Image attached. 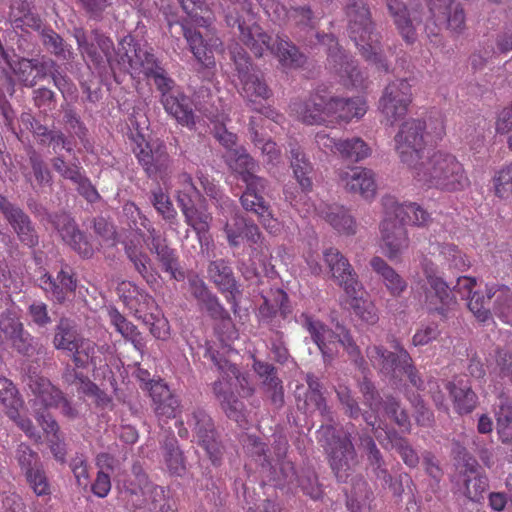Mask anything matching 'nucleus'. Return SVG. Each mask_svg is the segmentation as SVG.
Here are the masks:
<instances>
[{
  "label": "nucleus",
  "instance_id": "58",
  "mask_svg": "<svg viewBox=\"0 0 512 512\" xmlns=\"http://www.w3.org/2000/svg\"><path fill=\"white\" fill-rule=\"evenodd\" d=\"M223 214H230L232 218L230 221H227L224 225V232L227 238V241L231 247H238L243 240L244 229L246 226V218L243 217L238 211H236V206L234 205L233 212H225L221 210Z\"/></svg>",
  "mask_w": 512,
  "mask_h": 512
},
{
  "label": "nucleus",
  "instance_id": "57",
  "mask_svg": "<svg viewBox=\"0 0 512 512\" xmlns=\"http://www.w3.org/2000/svg\"><path fill=\"white\" fill-rule=\"evenodd\" d=\"M387 438L392 447L398 452L402 461L410 468H415L419 464V456L416 450L411 446L408 439L400 436L395 430L386 432Z\"/></svg>",
  "mask_w": 512,
  "mask_h": 512
},
{
  "label": "nucleus",
  "instance_id": "30",
  "mask_svg": "<svg viewBox=\"0 0 512 512\" xmlns=\"http://www.w3.org/2000/svg\"><path fill=\"white\" fill-rule=\"evenodd\" d=\"M151 236V252L156 255V260L160 264L162 270L169 274L171 279L183 281L185 272L180 265L179 256L174 248H171L165 239H161L155 233Z\"/></svg>",
  "mask_w": 512,
  "mask_h": 512
},
{
  "label": "nucleus",
  "instance_id": "64",
  "mask_svg": "<svg viewBox=\"0 0 512 512\" xmlns=\"http://www.w3.org/2000/svg\"><path fill=\"white\" fill-rule=\"evenodd\" d=\"M491 299H487V291L485 293L475 291L468 298V308L479 322L485 323L491 319V311L489 303Z\"/></svg>",
  "mask_w": 512,
  "mask_h": 512
},
{
  "label": "nucleus",
  "instance_id": "4",
  "mask_svg": "<svg viewBox=\"0 0 512 512\" xmlns=\"http://www.w3.org/2000/svg\"><path fill=\"white\" fill-rule=\"evenodd\" d=\"M410 174L419 186L442 192H461L470 186L464 165L452 153L440 150L422 160Z\"/></svg>",
  "mask_w": 512,
  "mask_h": 512
},
{
  "label": "nucleus",
  "instance_id": "47",
  "mask_svg": "<svg viewBox=\"0 0 512 512\" xmlns=\"http://www.w3.org/2000/svg\"><path fill=\"white\" fill-rule=\"evenodd\" d=\"M364 288L356 291L354 294H346L348 304L355 314L363 323L374 326L379 321V311L375 303L368 298H364Z\"/></svg>",
  "mask_w": 512,
  "mask_h": 512
},
{
  "label": "nucleus",
  "instance_id": "51",
  "mask_svg": "<svg viewBox=\"0 0 512 512\" xmlns=\"http://www.w3.org/2000/svg\"><path fill=\"white\" fill-rule=\"evenodd\" d=\"M263 121L262 117H251L249 120V132L251 136V141L253 144L258 147L262 154L267 157V162L271 164L279 163L281 159V151L278 148L277 144L268 139L265 140L258 131V127L260 122Z\"/></svg>",
  "mask_w": 512,
  "mask_h": 512
},
{
  "label": "nucleus",
  "instance_id": "36",
  "mask_svg": "<svg viewBox=\"0 0 512 512\" xmlns=\"http://www.w3.org/2000/svg\"><path fill=\"white\" fill-rule=\"evenodd\" d=\"M108 349L107 345L98 346L94 341L81 337L70 354L76 368L84 369L91 365L95 369L105 362L102 355Z\"/></svg>",
  "mask_w": 512,
  "mask_h": 512
},
{
  "label": "nucleus",
  "instance_id": "37",
  "mask_svg": "<svg viewBox=\"0 0 512 512\" xmlns=\"http://www.w3.org/2000/svg\"><path fill=\"white\" fill-rule=\"evenodd\" d=\"M253 370L262 379V386L269 394L271 402L278 408L282 407L284 390L282 381L276 375V368L268 362L254 359Z\"/></svg>",
  "mask_w": 512,
  "mask_h": 512
},
{
  "label": "nucleus",
  "instance_id": "11",
  "mask_svg": "<svg viewBox=\"0 0 512 512\" xmlns=\"http://www.w3.org/2000/svg\"><path fill=\"white\" fill-rule=\"evenodd\" d=\"M433 26L425 25V32L430 43L439 47L443 45V37L440 34L439 26L446 24L447 29L453 33L460 34L465 29V13L462 6L454 0H439L433 3L429 9Z\"/></svg>",
  "mask_w": 512,
  "mask_h": 512
},
{
  "label": "nucleus",
  "instance_id": "9",
  "mask_svg": "<svg viewBox=\"0 0 512 512\" xmlns=\"http://www.w3.org/2000/svg\"><path fill=\"white\" fill-rule=\"evenodd\" d=\"M424 279L417 286L424 296V304L429 312L437 313L446 319L449 312L457 304L447 282L439 274L438 267L431 260L424 259L421 263Z\"/></svg>",
  "mask_w": 512,
  "mask_h": 512
},
{
  "label": "nucleus",
  "instance_id": "41",
  "mask_svg": "<svg viewBox=\"0 0 512 512\" xmlns=\"http://www.w3.org/2000/svg\"><path fill=\"white\" fill-rule=\"evenodd\" d=\"M208 277L222 292H228L230 297H227L228 302L234 300L235 293L238 292L236 281L231 267L223 259L211 261L208 265Z\"/></svg>",
  "mask_w": 512,
  "mask_h": 512
},
{
  "label": "nucleus",
  "instance_id": "31",
  "mask_svg": "<svg viewBox=\"0 0 512 512\" xmlns=\"http://www.w3.org/2000/svg\"><path fill=\"white\" fill-rule=\"evenodd\" d=\"M36 421L42 428L54 459L60 464L66 462L67 445L60 426L51 414L36 412Z\"/></svg>",
  "mask_w": 512,
  "mask_h": 512
},
{
  "label": "nucleus",
  "instance_id": "28",
  "mask_svg": "<svg viewBox=\"0 0 512 512\" xmlns=\"http://www.w3.org/2000/svg\"><path fill=\"white\" fill-rule=\"evenodd\" d=\"M165 112L173 117L178 124L192 130L195 129L197 116L192 99L181 89L171 95H166L161 101Z\"/></svg>",
  "mask_w": 512,
  "mask_h": 512
},
{
  "label": "nucleus",
  "instance_id": "27",
  "mask_svg": "<svg viewBox=\"0 0 512 512\" xmlns=\"http://www.w3.org/2000/svg\"><path fill=\"white\" fill-rule=\"evenodd\" d=\"M28 385L34 395L32 408L35 417L36 412L50 414L47 412L48 409L59 407V401L62 399L63 392L54 386L50 380L44 377L35 376L30 378Z\"/></svg>",
  "mask_w": 512,
  "mask_h": 512
},
{
  "label": "nucleus",
  "instance_id": "3",
  "mask_svg": "<svg viewBox=\"0 0 512 512\" xmlns=\"http://www.w3.org/2000/svg\"><path fill=\"white\" fill-rule=\"evenodd\" d=\"M290 109L298 119L307 125H320L350 122L363 117L367 112V103L363 97H331L329 99L315 93L305 102H293Z\"/></svg>",
  "mask_w": 512,
  "mask_h": 512
},
{
  "label": "nucleus",
  "instance_id": "39",
  "mask_svg": "<svg viewBox=\"0 0 512 512\" xmlns=\"http://www.w3.org/2000/svg\"><path fill=\"white\" fill-rule=\"evenodd\" d=\"M314 210L339 233L347 235L356 233L355 220L343 206L325 205L323 208L320 206Z\"/></svg>",
  "mask_w": 512,
  "mask_h": 512
},
{
  "label": "nucleus",
  "instance_id": "46",
  "mask_svg": "<svg viewBox=\"0 0 512 512\" xmlns=\"http://www.w3.org/2000/svg\"><path fill=\"white\" fill-rule=\"evenodd\" d=\"M496 428L502 443L512 444V402L504 393L495 405Z\"/></svg>",
  "mask_w": 512,
  "mask_h": 512
},
{
  "label": "nucleus",
  "instance_id": "20",
  "mask_svg": "<svg viewBox=\"0 0 512 512\" xmlns=\"http://www.w3.org/2000/svg\"><path fill=\"white\" fill-rule=\"evenodd\" d=\"M38 286L51 301L63 304L74 295L77 288V279L72 269L65 265L56 277L48 272L43 273L38 278Z\"/></svg>",
  "mask_w": 512,
  "mask_h": 512
},
{
  "label": "nucleus",
  "instance_id": "5",
  "mask_svg": "<svg viewBox=\"0 0 512 512\" xmlns=\"http://www.w3.org/2000/svg\"><path fill=\"white\" fill-rule=\"evenodd\" d=\"M120 53L118 62L126 67L127 73L133 78L143 75L153 80L160 93V102L166 95H171L180 89L154 55L152 48L142 45L132 35H126L121 43Z\"/></svg>",
  "mask_w": 512,
  "mask_h": 512
},
{
  "label": "nucleus",
  "instance_id": "32",
  "mask_svg": "<svg viewBox=\"0 0 512 512\" xmlns=\"http://www.w3.org/2000/svg\"><path fill=\"white\" fill-rule=\"evenodd\" d=\"M240 82L242 85L241 95L252 105V109L267 118L273 117L275 114L273 110L269 107L259 106L261 100H267L271 96V90L262 78L254 73L241 79Z\"/></svg>",
  "mask_w": 512,
  "mask_h": 512
},
{
  "label": "nucleus",
  "instance_id": "53",
  "mask_svg": "<svg viewBox=\"0 0 512 512\" xmlns=\"http://www.w3.org/2000/svg\"><path fill=\"white\" fill-rule=\"evenodd\" d=\"M361 444L367 452L368 462L376 477L382 479L385 484L390 485L392 483V476L386 469L385 461L373 438L370 436L363 437L361 438Z\"/></svg>",
  "mask_w": 512,
  "mask_h": 512
},
{
  "label": "nucleus",
  "instance_id": "25",
  "mask_svg": "<svg viewBox=\"0 0 512 512\" xmlns=\"http://www.w3.org/2000/svg\"><path fill=\"white\" fill-rule=\"evenodd\" d=\"M152 408L159 422L167 423L181 413L179 398L162 381H153L149 388Z\"/></svg>",
  "mask_w": 512,
  "mask_h": 512
},
{
  "label": "nucleus",
  "instance_id": "8",
  "mask_svg": "<svg viewBox=\"0 0 512 512\" xmlns=\"http://www.w3.org/2000/svg\"><path fill=\"white\" fill-rule=\"evenodd\" d=\"M318 434L336 479L338 482H347L358 463L351 435L349 433L338 434L332 425H322Z\"/></svg>",
  "mask_w": 512,
  "mask_h": 512
},
{
  "label": "nucleus",
  "instance_id": "52",
  "mask_svg": "<svg viewBox=\"0 0 512 512\" xmlns=\"http://www.w3.org/2000/svg\"><path fill=\"white\" fill-rule=\"evenodd\" d=\"M110 323L126 340L130 341L137 350L144 346L141 333L137 327L128 321L117 309L111 308L108 312Z\"/></svg>",
  "mask_w": 512,
  "mask_h": 512
},
{
  "label": "nucleus",
  "instance_id": "10",
  "mask_svg": "<svg viewBox=\"0 0 512 512\" xmlns=\"http://www.w3.org/2000/svg\"><path fill=\"white\" fill-rule=\"evenodd\" d=\"M426 122L418 118L405 120L394 136L395 151L400 162L411 172L423 159L427 146Z\"/></svg>",
  "mask_w": 512,
  "mask_h": 512
},
{
  "label": "nucleus",
  "instance_id": "50",
  "mask_svg": "<svg viewBox=\"0 0 512 512\" xmlns=\"http://www.w3.org/2000/svg\"><path fill=\"white\" fill-rule=\"evenodd\" d=\"M179 207L185 217V222L191 226L199 236L209 231L212 221L210 213L206 210L197 209L195 202L187 201L186 198L181 200V206Z\"/></svg>",
  "mask_w": 512,
  "mask_h": 512
},
{
  "label": "nucleus",
  "instance_id": "15",
  "mask_svg": "<svg viewBox=\"0 0 512 512\" xmlns=\"http://www.w3.org/2000/svg\"><path fill=\"white\" fill-rule=\"evenodd\" d=\"M192 428L197 444L202 447L213 465H219L223 456V446L218 440L212 418L200 408L193 410L187 420Z\"/></svg>",
  "mask_w": 512,
  "mask_h": 512
},
{
  "label": "nucleus",
  "instance_id": "38",
  "mask_svg": "<svg viewBox=\"0 0 512 512\" xmlns=\"http://www.w3.org/2000/svg\"><path fill=\"white\" fill-rule=\"evenodd\" d=\"M396 29L404 42L412 45L417 41L415 19H412L407 6L400 0H385Z\"/></svg>",
  "mask_w": 512,
  "mask_h": 512
},
{
  "label": "nucleus",
  "instance_id": "17",
  "mask_svg": "<svg viewBox=\"0 0 512 512\" xmlns=\"http://www.w3.org/2000/svg\"><path fill=\"white\" fill-rule=\"evenodd\" d=\"M478 468L477 460L467 455L463 465L459 467L454 476V482L459 486L463 495L473 502H480L489 487L487 476L480 473Z\"/></svg>",
  "mask_w": 512,
  "mask_h": 512
},
{
  "label": "nucleus",
  "instance_id": "43",
  "mask_svg": "<svg viewBox=\"0 0 512 512\" xmlns=\"http://www.w3.org/2000/svg\"><path fill=\"white\" fill-rule=\"evenodd\" d=\"M370 265L382 278L383 283L391 296L399 297L407 289L406 280L381 257H373L370 261Z\"/></svg>",
  "mask_w": 512,
  "mask_h": 512
},
{
  "label": "nucleus",
  "instance_id": "59",
  "mask_svg": "<svg viewBox=\"0 0 512 512\" xmlns=\"http://www.w3.org/2000/svg\"><path fill=\"white\" fill-rule=\"evenodd\" d=\"M382 406L385 414L392 419L403 432H410L411 423L409 415L406 410L401 407L399 400L393 396H387L383 400Z\"/></svg>",
  "mask_w": 512,
  "mask_h": 512
},
{
  "label": "nucleus",
  "instance_id": "45",
  "mask_svg": "<svg viewBox=\"0 0 512 512\" xmlns=\"http://www.w3.org/2000/svg\"><path fill=\"white\" fill-rule=\"evenodd\" d=\"M180 28L197 61L205 68L215 67L213 51L204 43L202 35L196 29L184 24H180Z\"/></svg>",
  "mask_w": 512,
  "mask_h": 512
},
{
  "label": "nucleus",
  "instance_id": "49",
  "mask_svg": "<svg viewBox=\"0 0 512 512\" xmlns=\"http://www.w3.org/2000/svg\"><path fill=\"white\" fill-rule=\"evenodd\" d=\"M211 359L219 372L226 376H231V379H234L236 388H240L239 394L242 397H249L253 395L254 387L250 383L248 375L242 374L235 364L223 357H218V355L212 354Z\"/></svg>",
  "mask_w": 512,
  "mask_h": 512
},
{
  "label": "nucleus",
  "instance_id": "26",
  "mask_svg": "<svg viewBox=\"0 0 512 512\" xmlns=\"http://www.w3.org/2000/svg\"><path fill=\"white\" fill-rule=\"evenodd\" d=\"M382 205L388 215H393L403 225L425 227L432 220L430 213L415 202L399 203L394 197L387 196Z\"/></svg>",
  "mask_w": 512,
  "mask_h": 512
},
{
  "label": "nucleus",
  "instance_id": "12",
  "mask_svg": "<svg viewBox=\"0 0 512 512\" xmlns=\"http://www.w3.org/2000/svg\"><path fill=\"white\" fill-rule=\"evenodd\" d=\"M412 101V85L407 79H395L385 86L378 109L385 121L393 126L407 115Z\"/></svg>",
  "mask_w": 512,
  "mask_h": 512
},
{
  "label": "nucleus",
  "instance_id": "62",
  "mask_svg": "<svg viewBox=\"0 0 512 512\" xmlns=\"http://www.w3.org/2000/svg\"><path fill=\"white\" fill-rule=\"evenodd\" d=\"M296 481L303 493L311 499L319 500L323 496V487L314 470L303 469Z\"/></svg>",
  "mask_w": 512,
  "mask_h": 512
},
{
  "label": "nucleus",
  "instance_id": "29",
  "mask_svg": "<svg viewBox=\"0 0 512 512\" xmlns=\"http://www.w3.org/2000/svg\"><path fill=\"white\" fill-rule=\"evenodd\" d=\"M220 373V378L212 384L213 394L219 401L222 409L230 419L239 421L244 408L243 403L238 399L234 390L236 388L234 379Z\"/></svg>",
  "mask_w": 512,
  "mask_h": 512
},
{
  "label": "nucleus",
  "instance_id": "60",
  "mask_svg": "<svg viewBox=\"0 0 512 512\" xmlns=\"http://www.w3.org/2000/svg\"><path fill=\"white\" fill-rule=\"evenodd\" d=\"M126 36H124L118 43V48L115 49L114 47V43L113 41L103 35V34H100V33H95V41L97 43V46L99 47V49L102 51V53L104 54L110 68L112 70L114 69H119L120 71H123V72H126L127 73V69L126 67L122 66L119 62H118V59H120L121 57V53H120V47H121V43L123 42V40L125 39Z\"/></svg>",
  "mask_w": 512,
  "mask_h": 512
},
{
  "label": "nucleus",
  "instance_id": "54",
  "mask_svg": "<svg viewBox=\"0 0 512 512\" xmlns=\"http://www.w3.org/2000/svg\"><path fill=\"white\" fill-rule=\"evenodd\" d=\"M338 145V154L342 158L353 162H359L371 154L368 144L359 137L340 140Z\"/></svg>",
  "mask_w": 512,
  "mask_h": 512
},
{
  "label": "nucleus",
  "instance_id": "22",
  "mask_svg": "<svg viewBox=\"0 0 512 512\" xmlns=\"http://www.w3.org/2000/svg\"><path fill=\"white\" fill-rule=\"evenodd\" d=\"M324 261L332 273L333 279L343 288L345 294H354L362 290V284L349 260L336 248L323 252Z\"/></svg>",
  "mask_w": 512,
  "mask_h": 512
},
{
  "label": "nucleus",
  "instance_id": "18",
  "mask_svg": "<svg viewBox=\"0 0 512 512\" xmlns=\"http://www.w3.org/2000/svg\"><path fill=\"white\" fill-rule=\"evenodd\" d=\"M164 494V488L150 482L145 474H137L134 480L127 481L122 491L125 505L131 510L145 508L149 503L156 508L155 502Z\"/></svg>",
  "mask_w": 512,
  "mask_h": 512
},
{
  "label": "nucleus",
  "instance_id": "44",
  "mask_svg": "<svg viewBox=\"0 0 512 512\" xmlns=\"http://www.w3.org/2000/svg\"><path fill=\"white\" fill-rule=\"evenodd\" d=\"M163 460L168 472L174 476H182L186 473V458L175 436L164 439L161 444Z\"/></svg>",
  "mask_w": 512,
  "mask_h": 512
},
{
  "label": "nucleus",
  "instance_id": "7",
  "mask_svg": "<svg viewBox=\"0 0 512 512\" xmlns=\"http://www.w3.org/2000/svg\"><path fill=\"white\" fill-rule=\"evenodd\" d=\"M123 212L129 220V227L134 231L133 236L124 241L125 254L133 264L135 270L146 280L147 283H150L155 280V274L151 266V259L144 251V233L142 232V228L146 229L150 235L155 233L156 230L151 225L149 219L142 214L140 209L134 203H126L123 206Z\"/></svg>",
  "mask_w": 512,
  "mask_h": 512
},
{
  "label": "nucleus",
  "instance_id": "63",
  "mask_svg": "<svg viewBox=\"0 0 512 512\" xmlns=\"http://www.w3.org/2000/svg\"><path fill=\"white\" fill-rule=\"evenodd\" d=\"M41 37L43 45L55 56L65 60L70 58L72 54L70 48L53 29L43 30Z\"/></svg>",
  "mask_w": 512,
  "mask_h": 512
},
{
  "label": "nucleus",
  "instance_id": "56",
  "mask_svg": "<svg viewBox=\"0 0 512 512\" xmlns=\"http://www.w3.org/2000/svg\"><path fill=\"white\" fill-rule=\"evenodd\" d=\"M198 183L203 189L204 193L210 197L216 204V206L225 212H233L234 201L228 196L224 195L219 187L214 183L209 176L202 173L197 175Z\"/></svg>",
  "mask_w": 512,
  "mask_h": 512
},
{
  "label": "nucleus",
  "instance_id": "1",
  "mask_svg": "<svg viewBox=\"0 0 512 512\" xmlns=\"http://www.w3.org/2000/svg\"><path fill=\"white\" fill-rule=\"evenodd\" d=\"M240 11L229 12L226 15L228 26H237L240 40L251 50L256 57H261L265 51H271L284 68L296 69L306 63V56L288 39L277 37L272 44V38L257 23L253 5L249 0L236 2Z\"/></svg>",
  "mask_w": 512,
  "mask_h": 512
},
{
  "label": "nucleus",
  "instance_id": "34",
  "mask_svg": "<svg viewBox=\"0 0 512 512\" xmlns=\"http://www.w3.org/2000/svg\"><path fill=\"white\" fill-rule=\"evenodd\" d=\"M445 387L458 414H469L475 409L478 397L473 391L469 380L463 377H455L447 382Z\"/></svg>",
  "mask_w": 512,
  "mask_h": 512
},
{
  "label": "nucleus",
  "instance_id": "23",
  "mask_svg": "<svg viewBox=\"0 0 512 512\" xmlns=\"http://www.w3.org/2000/svg\"><path fill=\"white\" fill-rule=\"evenodd\" d=\"M392 347L394 351H389L382 345H370L366 348L365 353L371 365L380 374L390 379H397L399 366L403 361L402 354L408 353V351L397 340L394 341Z\"/></svg>",
  "mask_w": 512,
  "mask_h": 512
},
{
  "label": "nucleus",
  "instance_id": "42",
  "mask_svg": "<svg viewBox=\"0 0 512 512\" xmlns=\"http://www.w3.org/2000/svg\"><path fill=\"white\" fill-rule=\"evenodd\" d=\"M487 299L494 298L493 311L506 324H512V290L503 284L486 285Z\"/></svg>",
  "mask_w": 512,
  "mask_h": 512
},
{
  "label": "nucleus",
  "instance_id": "40",
  "mask_svg": "<svg viewBox=\"0 0 512 512\" xmlns=\"http://www.w3.org/2000/svg\"><path fill=\"white\" fill-rule=\"evenodd\" d=\"M290 163L293 169L294 177L305 194L312 190V179L310 175L313 172V166L306 155L296 143L289 144Z\"/></svg>",
  "mask_w": 512,
  "mask_h": 512
},
{
  "label": "nucleus",
  "instance_id": "61",
  "mask_svg": "<svg viewBox=\"0 0 512 512\" xmlns=\"http://www.w3.org/2000/svg\"><path fill=\"white\" fill-rule=\"evenodd\" d=\"M27 155L37 185H51L52 173L40 153L34 148H30L27 151Z\"/></svg>",
  "mask_w": 512,
  "mask_h": 512
},
{
  "label": "nucleus",
  "instance_id": "19",
  "mask_svg": "<svg viewBox=\"0 0 512 512\" xmlns=\"http://www.w3.org/2000/svg\"><path fill=\"white\" fill-rule=\"evenodd\" d=\"M382 250L391 261L398 260L408 249L410 240L405 226L393 215L384 210V218L380 224Z\"/></svg>",
  "mask_w": 512,
  "mask_h": 512
},
{
  "label": "nucleus",
  "instance_id": "16",
  "mask_svg": "<svg viewBox=\"0 0 512 512\" xmlns=\"http://www.w3.org/2000/svg\"><path fill=\"white\" fill-rule=\"evenodd\" d=\"M322 43H327L328 61L335 72L341 77L346 87L361 88L364 85L365 77L358 70L355 61L350 58L339 46L338 41L333 35H324L320 39Z\"/></svg>",
  "mask_w": 512,
  "mask_h": 512
},
{
  "label": "nucleus",
  "instance_id": "55",
  "mask_svg": "<svg viewBox=\"0 0 512 512\" xmlns=\"http://www.w3.org/2000/svg\"><path fill=\"white\" fill-rule=\"evenodd\" d=\"M208 118L214 124V137L227 149V152L236 149L238 137L226 129V123L230 121L229 115L221 112Z\"/></svg>",
  "mask_w": 512,
  "mask_h": 512
},
{
  "label": "nucleus",
  "instance_id": "48",
  "mask_svg": "<svg viewBox=\"0 0 512 512\" xmlns=\"http://www.w3.org/2000/svg\"><path fill=\"white\" fill-rule=\"evenodd\" d=\"M80 338L75 323L63 317L55 327L53 346L57 350L71 353Z\"/></svg>",
  "mask_w": 512,
  "mask_h": 512
},
{
  "label": "nucleus",
  "instance_id": "35",
  "mask_svg": "<svg viewBox=\"0 0 512 512\" xmlns=\"http://www.w3.org/2000/svg\"><path fill=\"white\" fill-rule=\"evenodd\" d=\"M341 182L346 189L359 193L362 197L369 199L376 192L374 174L371 170L361 167H351L339 174Z\"/></svg>",
  "mask_w": 512,
  "mask_h": 512
},
{
  "label": "nucleus",
  "instance_id": "24",
  "mask_svg": "<svg viewBox=\"0 0 512 512\" xmlns=\"http://www.w3.org/2000/svg\"><path fill=\"white\" fill-rule=\"evenodd\" d=\"M51 222L61 238L74 251L84 258H90L94 249L86 236L78 229L74 219L67 213L61 212L51 216Z\"/></svg>",
  "mask_w": 512,
  "mask_h": 512
},
{
  "label": "nucleus",
  "instance_id": "6",
  "mask_svg": "<svg viewBox=\"0 0 512 512\" xmlns=\"http://www.w3.org/2000/svg\"><path fill=\"white\" fill-rule=\"evenodd\" d=\"M347 32L361 55L378 68L388 70V64L382 55L380 34L375 31L371 13L363 0H348L345 5Z\"/></svg>",
  "mask_w": 512,
  "mask_h": 512
},
{
  "label": "nucleus",
  "instance_id": "13",
  "mask_svg": "<svg viewBox=\"0 0 512 512\" xmlns=\"http://www.w3.org/2000/svg\"><path fill=\"white\" fill-rule=\"evenodd\" d=\"M119 290L123 292L124 303L133 312L134 316L152 325L151 333L155 337L165 338L168 335V330L161 332L155 326V321L159 324L162 321L158 319L159 311L157 304L151 295L131 282H123Z\"/></svg>",
  "mask_w": 512,
  "mask_h": 512
},
{
  "label": "nucleus",
  "instance_id": "21",
  "mask_svg": "<svg viewBox=\"0 0 512 512\" xmlns=\"http://www.w3.org/2000/svg\"><path fill=\"white\" fill-rule=\"evenodd\" d=\"M300 323L317 345L324 361H332L338 354V336L328 325L309 313L300 315Z\"/></svg>",
  "mask_w": 512,
  "mask_h": 512
},
{
  "label": "nucleus",
  "instance_id": "14",
  "mask_svg": "<svg viewBox=\"0 0 512 512\" xmlns=\"http://www.w3.org/2000/svg\"><path fill=\"white\" fill-rule=\"evenodd\" d=\"M135 155L149 178L164 181L169 176L172 160L163 141L138 143Z\"/></svg>",
  "mask_w": 512,
  "mask_h": 512
},
{
  "label": "nucleus",
  "instance_id": "33",
  "mask_svg": "<svg viewBox=\"0 0 512 512\" xmlns=\"http://www.w3.org/2000/svg\"><path fill=\"white\" fill-rule=\"evenodd\" d=\"M3 216L23 245L34 248L39 244V236L35 227L29 215L22 208L14 205Z\"/></svg>",
  "mask_w": 512,
  "mask_h": 512
},
{
  "label": "nucleus",
  "instance_id": "2",
  "mask_svg": "<svg viewBox=\"0 0 512 512\" xmlns=\"http://www.w3.org/2000/svg\"><path fill=\"white\" fill-rule=\"evenodd\" d=\"M228 167L245 183L246 188L240 197L242 207L257 215L258 220L269 233L280 230L279 222L274 218L270 206L261 195L266 186V179L255 174L257 162L244 147H237L224 156Z\"/></svg>",
  "mask_w": 512,
  "mask_h": 512
}]
</instances>
